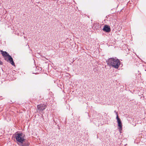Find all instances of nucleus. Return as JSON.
I'll use <instances>...</instances> for the list:
<instances>
[{"label": "nucleus", "instance_id": "13", "mask_svg": "<svg viewBox=\"0 0 146 146\" xmlns=\"http://www.w3.org/2000/svg\"><path fill=\"white\" fill-rule=\"evenodd\" d=\"M57 126H58V127L57 128L60 130V127L59 125V124H57Z\"/></svg>", "mask_w": 146, "mask_h": 146}, {"label": "nucleus", "instance_id": "14", "mask_svg": "<svg viewBox=\"0 0 146 146\" xmlns=\"http://www.w3.org/2000/svg\"><path fill=\"white\" fill-rule=\"evenodd\" d=\"M43 64H47V62H44L43 63ZM47 66H48V65H46Z\"/></svg>", "mask_w": 146, "mask_h": 146}, {"label": "nucleus", "instance_id": "20", "mask_svg": "<svg viewBox=\"0 0 146 146\" xmlns=\"http://www.w3.org/2000/svg\"><path fill=\"white\" fill-rule=\"evenodd\" d=\"M1 70H2V71H3V69L2 68H1Z\"/></svg>", "mask_w": 146, "mask_h": 146}, {"label": "nucleus", "instance_id": "19", "mask_svg": "<svg viewBox=\"0 0 146 146\" xmlns=\"http://www.w3.org/2000/svg\"><path fill=\"white\" fill-rule=\"evenodd\" d=\"M142 97H143H143H143H143L141 96V98H142Z\"/></svg>", "mask_w": 146, "mask_h": 146}, {"label": "nucleus", "instance_id": "9", "mask_svg": "<svg viewBox=\"0 0 146 146\" xmlns=\"http://www.w3.org/2000/svg\"><path fill=\"white\" fill-rule=\"evenodd\" d=\"M101 25H100L99 24H97L96 26L95 27V29H96L97 31L98 30H99L100 28L101 27Z\"/></svg>", "mask_w": 146, "mask_h": 146}, {"label": "nucleus", "instance_id": "4", "mask_svg": "<svg viewBox=\"0 0 146 146\" xmlns=\"http://www.w3.org/2000/svg\"><path fill=\"white\" fill-rule=\"evenodd\" d=\"M116 119L117 124V128L119 131L121 133L122 130V124L121 119L118 116H116Z\"/></svg>", "mask_w": 146, "mask_h": 146}, {"label": "nucleus", "instance_id": "15", "mask_svg": "<svg viewBox=\"0 0 146 146\" xmlns=\"http://www.w3.org/2000/svg\"><path fill=\"white\" fill-rule=\"evenodd\" d=\"M115 114H116V116H118V113L117 112H115Z\"/></svg>", "mask_w": 146, "mask_h": 146}, {"label": "nucleus", "instance_id": "7", "mask_svg": "<svg viewBox=\"0 0 146 146\" xmlns=\"http://www.w3.org/2000/svg\"><path fill=\"white\" fill-rule=\"evenodd\" d=\"M102 30L106 33H109L111 31V28L108 25L106 24L103 27Z\"/></svg>", "mask_w": 146, "mask_h": 146}, {"label": "nucleus", "instance_id": "11", "mask_svg": "<svg viewBox=\"0 0 146 146\" xmlns=\"http://www.w3.org/2000/svg\"><path fill=\"white\" fill-rule=\"evenodd\" d=\"M53 121L54 123H55V125H56V124L58 123V122L59 121V120L57 119H56V121L55 119H53Z\"/></svg>", "mask_w": 146, "mask_h": 146}, {"label": "nucleus", "instance_id": "8", "mask_svg": "<svg viewBox=\"0 0 146 146\" xmlns=\"http://www.w3.org/2000/svg\"><path fill=\"white\" fill-rule=\"evenodd\" d=\"M36 67V71H37L39 70L40 71H41L42 70V68L40 66V65L38 66H36L35 65V66Z\"/></svg>", "mask_w": 146, "mask_h": 146}, {"label": "nucleus", "instance_id": "2", "mask_svg": "<svg viewBox=\"0 0 146 146\" xmlns=\"http://www.w3.org/2000/svg\"><path fill=\"white\" fill-rule=\"evenodd\" d=\"M107 65L109 66H111L115 69H118L122 63L119 60L115 57L110 58L106 60Z\"/></svg>", "mask_w": 146, "mask_h": 146}, {"label": "nucleus", "instance_id": "5", "mask_svg": "<svg viewBox=\"0 0 146 146\" xmlns=\"http://www.w3.org/2000/svg\"><path fill=\"white\" fill-rule=\"evenodd\" d=\"M100 118L98 117H96L92 118V120H90L91 123H92L96 126H99L100 122Z\"/></svg>", "mask_w": 146, "mask_h": 146}, {"label": "nucleus", "instance_id": "1", "mask_svg": "<svg viewBox=\"0 0 146 146\" xmlns=\"http://www.w3.org/2000/svg\"><path fill=\"white\" fill-rule=\"evenodd\" d=\"M12 138L20 146H29L30 143L25 139V135L21 132H17L12 136Z\"/></svg>", "mask_w": 146, "mask_h": 146}, {"label": "nucleus", "instance_id": "21", "mask_svg": "<svg viewBox=\"0 0 146 146\" xmlns=\"http://www.w3.org/2000/svg\"><path fill=\"white\" fill-rule=\"evenodd\" d=\"M114 112L115 113L116 112H117L116 110L114 111Z\"/></svg>", "mask_w": 146, "mask_h": 146}, {"label": "nucleus", "instance_id": "18", "mask_svg": "<svg viewBox=\"0 0 146 146\" xmlns=\"http://www.w3.org/2000/svg\"><path fill=\"white\" fill-rule=\"evenodd\" d=\"M114 13H115V12H111V14H113Z\"/></svg>", "mask_w": 146, "mask_h": 146}, {"label": "nucleus", "instance_id": "12", "mask_svg": "<svg viewBox=\"0 0 146 146\" xmlns=\"http://www.w3.org/2000/svg\"><path fill=\"white\" fill-rule=\"evenodd\" d=\"M3 62L0 60V65H2Z\"/></svg>", "mask_w": 146, "mask_h": 146}, {"label": "nucleus", "instance_id": "10", "mask_svg": "<svg viewBox=\"0 0 146 146\" xmlns=\"http://www.w3.org/2000/svg\"><path fill=\"white\" fill-rule=\"evenodd\" d=\"M85 115L86 117H87L88 119L90 117L89 113L88 112H85Z\"/></svg>", "mask_w": 146, "mask_h": 146}, {"label": "nucleus", "instance_id": "6", "mask_svg": "<svg viewBox=\"0 0 146 146\" xmlns=\"http://www.w3.org/2000/svg\"><path fill=\"white\" fill-rule=\"evenodd\" d=\"M46 105L44 104H42L37 105V110L40 112L46 109Z\"/></svg>", "mask_w": 146, "mask_h": 146}, {"label": "nucleus", "instance_id": "17", "mask_svg": "<svg viewBox=\"0 0 146 146\" xmlns=\"http://www.w3.org/2000/svg\"><path fill=\"white\" fill-rule=\"evenodd\" d=\"M42 58H46L44 57V56H42Z\"/></svg>", "mask_w": 146, "mask_h": 146}, {"label": "nucleus", "instance_id": "3", "mask_svg": "<svg viewBox=\"0 0 146 146\" xmlns=\"http://www.w3.org/2000/svg\"><path fill=\"white\" fill-rule=\"evenodd\" d=\"M0 52L5 60L9 62L12 66H15V63L11 56L6 51H3L1 50Z\"/></svg>", "mask_w": 146, "mask_h": 146}, {"label": "nucleus", "instance_id": "16", "mask_svg": "<svg viewBox=\"0 0 146 146\" xmlns=\"http://www.w3.org/2000/svg\"><path fill=\"white\" fill-rule=\"evenodd\" d=\"M75 59L74 58H73V61L72 62V63H73L74 62V61H75Z\"/></svg>", "mask_w": 146, "mask_h": 146}]
</instances>
